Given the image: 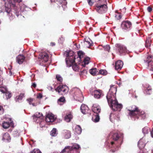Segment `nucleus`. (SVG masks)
Here are the masks:
<instances>
[{"mask_svg":"<svg viewBox=\"0 0 153 153\" xmlns=\"http://www.w3.org/2000/svg\"><path fill=\"white\" fill-rule=\"evenodd\" d=\"M4 111L3 108L0 105V115L2 114Z\"/></svg>","mask_w":153,"mask_h":153,"instance_id":"53","label":"nucleus"},{"mask_svg":"<svg viewBox=\"0 0 153 153\" xmlns=\"http://www.w3.org/2000/svg\"><path fill=\"white\" fill-rule=\"evenodd\" d=\"M108 103L110 107L112 108L114 107V105H116L118 103L115 97H114V98L111 97H106Z\"/></svg>","mask_w":153,"mask_h":153,"instance_id":"11","label":"nucleus"},{"mask_svg":"<svg viewBox=\"0 0 153 153\" xmlns=\"http://www.w3.org/2000/svg\"><path fill=\"white\" fill-rule=\"evenodd\" d=\"M49 56L46 52H41L39 54V58H40L42 61L44 62H47L49 59Z\"/></svg>","mask_w":153,"mask_h":153,"instance_id":"12","label":"nucleus"},{"mask_svg":"<svg viewBox=\"0 0 153 153\" xmlns=\"http://www.w3.org/2000/svg\"><path fill=\"white\" fill-rule=\"evenodd\" d=\"M9 75L10 76L13 75H12V73L11 71H9Z\"/></svg>","mask_w":153,"mask_h":153,"instance_id":"60","label":"nucleus"},{"mask_svg":"<svg viewBox=\"0 0 153 153\" xmlns=\"http://www.w3.org/2000/svg\"><path fill=\"white\" fill-rule=\"evenodd\" d=\"M80 109L82 113L84 114L88 113L89 109L87 105L84 104H82L81 105Z\"/></svg>","mask_w":153,"mask_h":153,"instance_id":"15","label":"nucleus"},{"mask_svg":"<svg viewBox=\"0 0 153 153\" xmlns=\"http://www.w3.org/2000/svg\"><path fill=\"white\" fill-rule=\"evenodd\" d=\"M137 116V117H136L137 118H138L139 116L141 117L143 119H144L146 117V114L143 111H141L140 109L139 112L138 113Z\"/></svg>","mask_w":153,"mask_h":153,"instance_id":"24","label":"nucleus"},{"mask_svg":"<svg viewBox=\"0 0 153 153\" xmlns=\"http://www.w3.org/2000/svg\"><path fill=\"white\" fill-rule=\"evenodd\" d=\"M5 95L6 97L7 98V99L8 98H10L11 97V93H10L9 92H8L7 90V92H6L5 93Z\"/></svg>","mask_w":153,"mask_h":153,"instance_id":"42","label":"nucleus"},{"mask_svg":"<svg viewBox=\"0 0 153 153\" xmlns=\"http://www.w3.org/2000/svg\"><path fill=\"white\" fill-rule=\"evenodd\" d=\"M31 105H32L33 106H36V104L35 103H32Z\"/></svg>","mask_w":153,"mask_h":153,"instance_id":"61","label":"nucleus"},{"mask_svg":"<svg viewBox=\"0 0 153 153\" xmlns=\"http://www.w3.org/2000/svg\"><path fill=\"white\" fill-rule=\"evenodd\" d=\"M152 88L151 87L149 86L146 88V92L147 94H150L152 93Z\"/></svg>","mask_w":153,"mask_h":153,"instance_id":"38","label":"nucleus"},{"mask_svg":"<svg viewBox=\"0 0 153 153\" xmlns=\"http://www.w3.org/2000/svg\"><path fill=\"white\" fill-rule=\"evenodd\" d=\"M11 139V137L8 133H4L3 134L2 140H3L7 141V142H9Z\"/></svg>","mask_w":153,"mask_h":153,"instance_id":"20","label":"nucleus"},{"mask_svg":"<svg viewBox=\"0 0 153 153\" xmlns=\"http://www.w3.org/2000/svg\"><path fill=\"white\" fill-rule=\"evenodd\" d=\"M90 59L89 57H87L85 58L84 59V62L85 65H87L89 63V61Z\"/></svg>","mask_w":153,"mask_h":153,"instance_id":"44","label":"nucleus"},{"mask_svg":"<svg viewBox=\"0 0 153 153\" xmlns=\"http://www.w3.org/2000/svg\"><path fill=\"white\" fill-rule=\"evenodd\" d=\"M11 10V9L10 8L5 7V11L7 13H9Z\"/></svg>","mask_w":153,"mask_h":153,"instance_id":"51","label":"nucleus"},{"mask_svg":"<svg viewBox=\"0 0 153 153\" xmlns=\"http://www.w3.org/2000/svg\"><path fill=\"white\" fill-rule=\"evenodd\" d=\"M104 50L107 51H109L110 49V47L109 45H107L103 47Z\"/></svg>","mask_w":153,"mask_h":153,"instance_id":"47","label":"nucleus"},{"mask_svg":"<svg viewBox=\"0 0 153 153\" xmlns=\"http://www.w3.org/2000/svg\"><path fill=\"white\" fill-rule=\"evenodd\" d=\"M100 118L98 114H97L94 117H92V120L95 122H98L100 120Z\"/></svg>","mask_w":153,"mask_h":153,"instance_id":"32","label":"nucleus"},{"mask_svg":"<svg viewBox=\"0 0 153 153\" xmlns=\"http://www.w3.org/2000/svg\"><path fill=\"white\" fill-rule=\"evenodd\" d=\"M116 50L118 51L120 54L123 53H128V51L127 48L124 46L120 44H117L115 45Z\"/></svg>","mask_w":153,"mask_h":153,"instance_id":"10","label":"nucleus"},{"mask_svg":"<svg viewBox=\"0 0 153 153\" xmlns=\"http://www.w3.org/2000/svg\"><path fill=\"white\" fill-rule=\"evenodd\" d=\"M122 105L121 104H119L117 103L116 105H114V107L112 109L114 111H120L122 108Z\"/></svg>","mask_w":153,"mask_h":153,"instance_id":"23","label":"nucleus"},{"mask_svg":"<svg viewBox=\"0 0 153 153\" xmlns=\"http://www.w3.org/2000/svg\"><path fill=\"white\" fill-rule=\"evenodd\" d=\"M43 97L42 94L41 93H39L37 96V98L38 99L42 98Z\"/></svg>","mask_w":153,"mask_h":153,"instance_id":"54","label":"nucleus"},{"mask_svg":"<svg viewBox=\"0 0 153 153\" xmlns=\"http://www.w3.org/2000/svg\"><path fill=\"white\" fill-rule=\"evenodd\" d=\"M35 80V77H33V79H32L31 81H33Z\"/></svg>","mask_w":153,"mask_h":153,"instance_id":"62","label":"nucleus"},{"mask_svg":"<svg viewBox=\"0 0 153 153\" xmlns=\"http://www.w3.org/2000/svg\"><path fill=\"white\" fill-rule=\"evenodd\" d=\"M90 73L93 76H95L97 72V69L96 68H92L89 70Z\"/></svg>","mask_w":153,"mask_h":153,"instance_id":"28","label":"nucleus"},{"mask_svg":"<svg viewBox=\"0 0 153 153\" xmlns=\"http://www.w3.org/2000/svg\"><path fill=\"white\" fill-rule=\"evenodd\" d=\"M84 43L85 45H86L87 46H88L89 47L91 45L90 42L88 41L85 40L84 41Z\"/></svg>","mask_w":153,"mask_h":153,"instance_id":"48","label":"nucleus"},{"mask_svg":"<svg viewBox=\"0 0 153 153\" xmlns=\"http://www.w3.org/2000/svg\"><path fill=\"white\" fill-rule=\"evenodd\" d=\"M76 59V56H68L65 59L66 63L67 66L70 67L72 66L73 70L75 71H78L79 70V66L75 62Z\"/></svg>","mask_w":153,"mask_h":153,"instance_id":"2","label":"nucleus"},{"mask_svg":"<svg viewBox=\"0 0 153 153\" xmlns=\"http://www.w3.org/2000/svg\"><path fill=\"white\" fill-rule=\"evenodd\" d=\"M117 91V86L115 85H111L110 88L108 92L106 97H111L114 98V97H115Z\"/></svg>","mask_w":153,"mask_h":153,"instance_id":"7","label":"nucleus"},{"mask_svg":"<svg viewBox=\"0 0 153 153\" xmlns=\"http://www.w3.org/2000/svg\"><path fill=\"white\" fill-rule=\"evenodd\" d=\"M95 10L97 11L100 14L105 13L107 10V7L105 4L101 5H97L96 6Z\"/></svg>","mask_w":153,"mask_h":153,"instance_id":"9","label":"nucleus"},{"mask_svg":"<svg viewBox=\"0 0 153 153\" xmlns=\"http://www.w3.org/2000/svg\"><path fill=\"white\" fill-rule=\"evenodd\" d=\"M25 60V57L23 55H19L16 57V61L19 64H22Z\"/></svg>","mask_w":153,"mask_h":153,"instance_id":"17","label":"nucleus"},{"mask_svg":"<svg viewBox=\"0 0 153 153\" xmlns=\"http://www.w3.org/2000/svg\"><path fill=\"white\" fill-rule=\"evenodd\" d=\"M56 76L57 77V76H60L59 75H57Z\"/></svg>","mask_w":153,"mask_h":153,"instance_id":"64","label":"nucleus"},{"mask_svg":"<svg viewBox=\"0 0 153 153\" xmlns=\"http://www.w3.org/2000/svg\"><path fill=\"white\" fill-rule=\"evenodd\" d=\"M66 133H67V134L65 135V137L66 138H68L70 137L71 136L70 132L69 131H67Z\"/></svg>","mask_w":153,"mask_h":153,"instance_id":"46","label":"nucleus"},{"mask_svg":"<svg viewBox=\"0 0 153 153\" xmlns=\"http://www.w3.org/2000/svg\"><path fill=\"white\" fill-rule=\"evenodd\" d=\"M31 153H41V152L39 150L34 149Z\"/></svg>","mask_w":153,"mask_h":153,"instance_id":"52","label":"nucleus"},{"mask_svg":"<svg viewBox=\"0 0 153 153\" xmlns=\"http://www.w3.org/2000/svg\"><path fill=\"white\" fill-rule=\"evenodd\" d=\"M123 65V63L121 60H118L115 63V69L116 70H120Z\"/></svg>","mask_w":153,"mask_h":153,"instance_id":"18","label":"nucleus"},{"mask_svg":"<svg viewBox=\"0 0 153 153\" xmlns=\"http://www.w3.org/2000/svg\"><path fill=\"white\" fill-rule=\"evenodd\" d=\"M75 90L76 92L74 93V97H74V98H76V100H78L79 101V100L78 98L80 97H82L83 99V97L82 96V94L81 91L79 89H76Z\"/></svg>","mask_w":153,"mask_h":153,"instance_id":"16","label":"nucleus"},{"mask_svg":"<svg viewBox=\"0 0 153 153\" xmlns=\"http://www.w3.org/2000/svg\"><path fill=\"white\" fill-rule=\"evenodd\" d=\"M34 100L33 98H29L27 99V101L28 102L30 105H31L33 101Z\"/></svg>","mask_w":153,"mask_h":153,"instance_id":"45","label":"nucleus"},{"mask_svg":"<svg viewBox=\"0 0 153 153\" xmlns=\"http://www.w3.org/2000/svg\"><path fill=\"white\" fill-rule=\"evenodd\" d=\"M150 131V128L148 127H144L142 129L143 132L144 134H146Z\"/></svg>","mask_w":153,"mask_h":153,"instance_id":"33","label":"nucleus"},{"mask_svg":"<svg viewBox=\"0 0 153 153\" xmlns=\"http://www.w3.org/2000/svg\"><path fill=\"white\" fill-rule=\"evenodd\" d=\"M11 2L10 3V6L15 7V1H17L18 3H20L22 1V0H10Z\"/></svg>","mask_w":153,"mask_h":153,"instance_id":"34","label":"nucleus"},{"mask_svg":"<svg viewBox=\"0 0 153 153\" xmlns=\"http://www.w3.org/2000/svg\"><path fill=\"white\" fill-rule=\"evenodd\" d=\"M128 111L129 112L128 113V115L131 117H137L138 113L139 112V108L137 106L132 105L129 107Z\"/></svg>","mask_w":153,"mask_h":153,"instance_id":"4","label":"nucleus"},{"mask_svg":"<svg viewBox=\"0 0 153 153\" xmlns=\"http://www.w3.org/2000/svg\"><path fill=\"white\" fill-rule=\"evenodd\" d=\"M56 129L55 128H53L51 131L50 135L53 137H55L57 135V133Z\"/></svg>","mask_w":153,"mask_h":153,"instance_id":"29","label":"nucleus"},{"mask_svg":"<svg viewBox=\"0 0 153 153\" xmlns=\"http://www.w3.org/2000/svg\"><path fill=\"white\" fill-rule=\"evenodd\" d=\"M144 61L147 63L148 68L150 70L153 71V56L150 55Z\"/></svg>","mask_w":153,"mask_h":153,"instance_id":"8","label":"nucleus"},{"mask_svg":"<svg viewBox=\"0 0 153 153\" xmlns=\"http://www.w3.org/2000/svg\"><path fill=\"white\" fill-rule=\"evenodd\" d=\"M42 114H40L39 113H36L33 116V118L34 119H38L41 117H42Z\"/></svg>","mask_w":153,"mask_h":153,"instance_id":"30","label":"nucleus"},{"mask_svg":"<svg viewBox=\"0 0 153 153\" xmlns=\"http://www.w3.org/2000/svg\"><path fill=\"white\" fill-rule=\"evenodd\" d=\"M24 94H21L19 95L18 97H16L18 102H19L21 100L24 96Z\"/></svg>","mask_w":153,"mask_h":153,"instance_id":"37","label":"nucleus"},{"mask_svg":"<svg viewBox=\"0 0 153 153\" xmlns=\"http://www.w3.org/2000/svg\"><path fill=\"white\" fill-rule=\"evenodd\" d=\"M55 90L59 94L64 95L68 92V88L65 85H60L55 89Z\"/></svg>","mask_w":153,"mask_h":153,"instance_id":"5","label":"nucleus"},{"mask_svg":"<svg viewBox=\"0 0 153 153\" xmlns=\"http://www.w3.org/2000/svg\"><path fill=\"white\" fill-rule=\"evenodd\" d=\"M108 73L107 71L105 69H101L99 70L98 73L99 74H101L103 76H105L107 75Z\"/></svg>","mask_w":153,"mask_h":153,"instance_id":"31","label":"nucleus"},{"mask_svg":"<svg viewBox=\"0 0 153 153\" xmlns=\"http://www.w3.org/2000/svg\"><path fill=\"white\" fill-rule=\"evenodd\" d=\"M3 127L5 129L8 128L10 126V123L9 122H4L2 125Z\"/></svg>","mask_w":153,"mask_h":153,"instance_id":"35","label":"nucleus"},{"mask_svg":"<svg viewBox=\"0 0 153 153\" xmlns=\"http://www.w3.org/2000/svg\"><path fill=\"white\" fill-rule=\"evenodd\" d=\"M54 120V117L52 114H48L45 117V120L47 122H53Z\"/></svg>","mask_w":153,"mask_h":153,"instance_id":"21","label":"nucleus"},{"mask_svg":"<svg viewBox=\"0 0 153 153\" xmlns=\"http://www.w3.org/2000/svg\"><path fill=\"white\" fill-rule=\"evenodd\" d=\"M110 119L112 122H114L115 120L118 121L120 120V117L118 114H111L110 115Z\"/></svg>","mask_w":153,"mask_h":153,"instance_id":"14","label":"nucleus"},{"mask_svg":"<svg viewBox=\"0 0 153 153\" xmlns=\"http://www.w3.org/2000/svg\"><path fill=\"white\" fill-rule=\"evenodd\" d=\"M75 132L78 134H80L82 132V128L79 125L76 126L75 128Z\"/></svg>","mask_w":153,"mask_h":153,"instance_id":"26","label":"nucleus"},{"mask_svg":"<svg viewBox=\"0 0 153 153\" xmlns=\"http://www.w3.org/2000/svg\"><path fill=\"white\" fill-rule=\"evenodd\" d=\"M92 110V111L96 114H98L100 112L101 108L99 105L94 104L93 105Z\"/></svg>","mask_w":153,"mask_h":153,"instance_id":"19","label":"nucleus"},{"mask_svg":"<svg viewBox=\"0 0 153 153\" xmlns=\"http://www.w3.org/2000/svg\"><path fill=\"white\" fill-rule=\"evenodd\" d=\"M112 138L114 140L111 142V148H114L115 149H112L111 151L114 152L118 149V148L122 142L123 138V134L121 133H114L112 136Z\"/></svg>","mask_w":153,"mask_h":153,"instance_id":"1","label":"nucleus"},{"mask_svg":"<svg viewBox=\"0 0 153 153\" xmlns=\"http://www.w3.org/2000/svg\"><path fill=\"white\" fill-rule=\"evenodd\" d=\"M56 78L59 83H60L62 82L63 79L62 77H56Z\"/></svg>","mask_w":153,"mask_h":153,"instance_id":"49","label":"nucleus"},{"mask_svg":"<svg viewBox=\"0 0 153 153\" xmlns=\"http://www.w3.org/2000/svg\"><path fill=\"white\" fill-rule=\"evenodd\" d=\"M88 4L90 6H92L93 4V3L91 1V0H87Z\"/></svg>","mask_w":153,"mask_h":153,"instance_id":"55","label":"nucleus"},{"mask_svg":"<svg viewBox=\"0 0 153 153\" xmlns=\"http://www.w3.org/2000/svg\"><path fill=\"white\" fill-rule=\"evenodd\" d=\"M145 145L146 144L144 143L141 141H139L138 142V146L140 150H142L144 148L145 146Z\"/></svg>","mask_w":153,"mask_h":153,"instance_id":"27","label":"nucleus"},{"mask_svg":"<svg viewBox=\"0 0 153 153\" xmlns=\"http://www.w3.org/2000/svg\"><path fill=\"white\" fill-rule=\"evenodd\" d=\"M131 23L130 22L125 21L122 22L121 25V27L123 30L128 31L131 29Z\"/></svg>","mask_w":153,"mask_h":153,"instance_id":"6","label":"nucleus"},{"mask_svg":"<svg viewBox=\"0 0 153 153\" xmlns=\"http://www.w3.org/2000/svg\"><path fill=\"white\" fill-rule=\"evenodd\" d=\"M3 79L1 77H0V86L3 84Z\"/></svg>","mask_w":153,"mask_h":153,"instance_id":"57","label":"nucleus"},{"mask_svg":"<svg viewBox=\"0 0 153 153\" xmlns=\"http://www.w3.org/2000/svg\"><path fill=\"white\" fill-rule=\"evenodd\" d=\"M31 86L33 87L34 88H35L36 87V84L35 82H34V83H32V84Z\"/></svg>","mask_w":153,"mask_h":153,"instance_id":"58","label":"nucleus"},{"mask_svg":"<svg viewBox=\"0 0 153 153\" xmlns=\"http://www.w3.org/2000/svg\"><path fill=\"white\" fill-rule=\"evenodd\" d=\"M78 56H76V59L80 62L81 61V59L84 56V53L82 51H79L78 53Z\"/></svg>","mask_w":153,"mask_h":153,"instance_id":"25","label":"nucleus"},{"mask_svg":"<svg viewBox=\"0 0 153 153\" xmlns=\"http://www.w3.org/2000/svg\"><path fill=\"white\" fill-rule=\"evenodd\" d=\"M147 10L149 12H151L152 10V8L150 6L147 8Z\"/></svg>","mask_w":153,"mask_h":153,"instance_id":"56","label":"nucleus"},{"mask_svg":"<svg viewBox=\"0 0 153 153\" xmlns=\"http://www.w3.org/2000/svg\"><path fill=\"white\" fill-rule=\"evenodd\" d=\"M115 17L117 20H119L122 18V16L118 12L117 13V14H115Z\"/></svg>","mask_w":153,"mask_h":153,"instance_id":"40","label":"nucleus"},{"mask_svg":"<svg viewBox=\"0 0 153 153\" xmlns=\"http://www.w3.org/2000/svg\"><path fill=\"white\" fill-rule=\"evenodd\" d=\"M151 40L150 37H148L146 42L145 46L146 48H148L151 45Z\"/></svg>","mask_w":153,"mask_h":153,"instance_id":"36","label":"nucleus"},{"mask_svg":"<svg viewBox=\"0 0 153 153\" xmlns=\"http://www.w3.org/2000/svg\"><path fill=\"white\" fill-rule=\"evenodd\" d=\"M13 134L14 137L19 136V134L17 130L14 131L13 132Z\"/></svg>","mask_w":153,"mask_h":153,"instance_id":"50","label":"nucleus"},{"mask_svg":"<svg viewBox=\"0 0 153 153\" xmlns=\"http://www.w3.org/2000/svg\"><path fill=\"white\" fill-rule=\"evenodd\" d=\"M67 4V2L65 0H64V1L62 2V7L63 8V10H64L66 8V5Z\"/></svg>","mask_w":153,"mask_h":153,"instance_id":"43","label":"nucleus"},{"mask_svg":"<svg viewBox=\"0 0 153 153\" xmlns=\"http://www.w3.org/2000/svg\"><path fill=\"white\" fill-rule=\"evenodd\" d=\"M65 99L64 97H60L58 100V102L59 103L60 102L63 103L65 102Z\"/></svg>","mask_w":153,"mask_h":153,"instance_id":"41","label":"nucleus"},{"mask_svg":"<svg viewBox=\"0 0 153 153\" xmlns=\"http://www.w3.org/2000/svg\"><path fill=\"white\" fill-rule=\"evenodd\" d=\"M73 118V116L71 113L70 112L66 114L65 116L64 119L67 122H70Z\"/></svg>","mask_w":153,"mask_h":153,"instance_id":"22","label":"nucleus"},{"mask_svg":"<svg viewBox=\"0 0 153 153\" xmlns=\"http://www.w3.org/2000/svg\"><path fill=\"white\" fill-rule=\"evenodd\" d=\"M7 89L6 87H0V91L2 93H5L7 92Z\"/></svg>","mask_w":153,"mask_h":153,"instance_id":"39","label":"nucleus"},{"mask_svg":"<svg viewBox=\"0 0 153 153\" xmlns=\"http://www.w3.org/2000/svg\"><path fill=\"white\" fill-rule=\"evenodd\" d=\"M151 134L152 137H153V128L152 129V131L151 132Z\"/></svg>","mask_w":153,"mask_h":153,"instance_id":"59","label":"nucleus"},{"mask_svg":"<svg viewBox=\"0 0 153 153\" xmlns=\"http://www.w3.org/2000/svg\"><path fill=\"white\" fill-rule=\"evenodd\" d=\"M79 148V145L76 144H75L72 146H68L65 147L62 151V152L67 153H79L77 150Z\"/></svg>","mask_w":153,"mask_h":153,"instance_id":"3","label":"nucleus"},{"mask_svg":"<svg viewBox=\"0 0 153 153\" xmlns=\"http://www.w3.org/2000/svg\"><path fill=\"white\" fill-rule=\"evenodd\" d=\"M103 95L102 91L98 89L94 91V97L96 98L99 99Z\"/></svg>","mask_w":153,"mask_h":153,"instance_id":"13","label":"nucleus"},{"mask_svg":"<svg viewBox=\"0 0 153 153\" xmlns=\"http://www.w3.org/2000/svg\"><path fill=\"white\" fill-rule=\"evenodd\" d=\"M55 45V43H52V45Z\"/></svg>","mask_w":153,"mask_h":153,"instance_id":"63","label":"nucleus"}]
</instances>
